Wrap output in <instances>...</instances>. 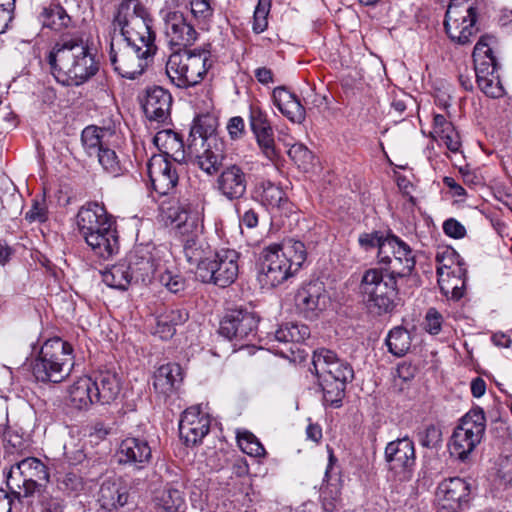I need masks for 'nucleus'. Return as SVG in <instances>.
Instances as JSON below:
<instances>
[{"instance_id":"1","label":"nucleus","mask_w":512,"mask_h":512,"mask_svg":"<svg viewBox=\"0 0 512 512\" xmlns=\"http://www.w3.org/2000/svg\"><path fill=\"white\" fill-rule=\"evenodd\" d=\"M110 61L122 77L135 79L155 54V34L145 6L138 0H122L112 21Z\"/></svg>"},{"instance_id":"2","label":"nucleus","mask_w":512,"mask_h":512,"mask_svg":"<svg viewBox=\"0 0 512 512\" xmlns=\"http://www.w3.org/2000/svg\"><path fill=\"white\" fill-rule=\"evenodd\" d=\"M48 62L57 82L65 86H79L98 71V65L88 46L78 39L56 43L49 53Z\"/></svg>"},{"instance_id":"3","label":"nucleus","mask_w":512,"mask_h":512,"mask_svg":"<svg viewBox=\"0 0 512 512\" xmlns=\"http://www.w3.org/2000/svg\"><path fill=\"white\" fill-rule=\"evenodd\" d=\"M307 258L303 242L287 239L271 244L260 254L258 282L262 288H274L296 273Z\"/></svg>"},{"instance_id":"4","label":"nucleus","mask_w":512,"mask_h":512,"mask_svg":"<svg viewBox=\"0 0 512 512\" xmlns=\"http://www.w3.org/2000/svg\"><path fill=\"white\" fill-rule=\"evenodd\" d=\"M312 364L322 387L324 403L334 408L340 407L346 384L354 377L352 367L325 348L314 352Z\"/></svg>"},{"instance_id":"5","label":"nucleus","mask_w":512,"mask_h":512,"mask_svg":"<svg viewBox=\"0 0 512 512\" xmlns=\"http://www.w3.org/2000/svg\"><path fill=\"white\" fill-rule=\"evenodd\" d=\"M74 366L73 348L70 343L55 337L48 339L34 360L32 373L37 381L60 383Z\"/></svg>"},{"instance_id":"6","label":"nucleus","mask_w":512,"mask_h":512,"mask_svg":"<svg viewBox=\"0 0 512 512\" xmlns=\"http://www.w3.org/2000/svg\"><path fill=\"white\" fill-rule=\"evenodd\" d=\"M210 53L206 50H182L172 53L166 64L170 80L180 88L198 84L211 67Z\"/></svg>"},{"instance_id":"7","label":"nucleus","mask_w":512,"mask_h":512,"mask_svg":"<svg viewBox=\"0 0 512 512\" xmlns=\"http://www.w3.org/2000/svg\"><path fill=\"white\" fill-rule=\"evenodd\" d=\"M486 429V417L482 408L469 410L454 429L449 450L450 454L461 461L468 459L470 454L481 443Z\"/></svg>"},{"instance_id":"8","label":"nucleus","mask_w":512,"mask_h":512,"mask_svg":"<svg viewBox=\"0 0 512 512\" xmlns=\"http://www.w3.org/2000/svg\"><path fill=\"white\" fill-rule=\"evenodd\" d=\"M49 480L46 466L37 458L27 457L11 466L7 486L18 499L34 495Z\"/></svg>"},{"instance_id":"9","label":"nucleus","mask_w":512,"mask_h":512,"mask_svg":"<svg viewBox=\"0 0 512 512\" xmlns=\"http://www.w3.org/2000/svg\"><path fill=\"white\" fill-rule=\"evenodd\" d=\"M476 6L473 0H451L444 26L449 38L458 44H467L477 33Z\"/></svg>"},{"instance_id":"10","label":"nucleus","mask_w":512,"mask_h":512,"mask_svg":"<svg viewBox=\"0 0 512 512\" xmlns=\"http://www.w3.org/2000/svg\"><path fill=\"white\" fill-rule=\"evenodd\" d=\"M240 254L234 249L216 251L205 267L198 272V279L206 284L228 287L238 277Z\"/></svg>"},{"instance_id":"11","label":"nucleus","mask_w":512,"mask_h":512,"mask_svg":"<svg viewBox=\"0 0 512 512\" xmlns=\"http://www.w3.org/2000/svg\"><path fill=\"white\" fill-rule=\"evenodd\" d=\"M379 263L388 265L390 274L403 277L411 273L415 257L409 245L394 235L378 240Z\"/></svg>"},{"instance_id":"12","label":"nucleus","mask_w":512,"mask_h":512,"mask_svg":"<svg viewBox=\"0 0 512 512\" xmlns=\"http://www.w3.org/2000/svg\"><path fill=\"white\" fill-rule=\"evenodd\" d=\"M203 230V222H192L187 224L180 236L184 257L191 266H195L197 278L200 269L207 265L216 252L204 237Z\"/></svg>"},{"instance_id":"13","label":"nucleus","mask_w":512,"mask_h":512,"mask_svg":"<svg viewBox=\"0 0 512 512\" xmlns=\"http://www.w3.org/2000/svg\"><path fill=\"white\" fill-rule=\"evenodd\" d=\"M385 460L388 470L394 473L399 481L409 480L416 462L413 441L404 437L389 442L385 448Z\"/></svg>"},{"instance_id":"14","label":"nucleus","mask_w":512,"mask_h":512,"mask_svg":"<svg viewBox=\"0 0 512 512\" xmlns=\"http://www.w3.org/2000/svg\"><path fill=\"white\" fill-rule=\"evenodd\" d=\"M328 296L325 286L320 281L304 284L295 295V305L298 312L306 319H316L325 310Z\"/></svg>"},{"instance_id":"15","label":"nucleus","mask_w":512,"mask_h":512,"mask_svg":"<svg viewBox=\"0 0 512 512\" xmlns=\"http://www.w3.org/2000/svg\"><path fill=\"white\" fill-rule=\"evenodd\" d=\"M193 142L187 144L188 155L194 157L198 167L208 175L218 172L224 159L223 142L219 138H210L207 143L201 139Z\"/></svg>"},{"instance_id":"16","label":"nucleus","mask_w":512,"mask_h":512,"mask_svg":"<svg viewBox=\"0 0 512 512\" xmlns=\"http://www.w3.org/2000/svg\"><path fill=\"white\" fill-rule=\"evenodd\" d=\"M258 319L255 314L247 310H232L220 322L219 333L232 340H244L254 335Z\"/></svg>"},{"instance_id":"17","label":"nucleus","mask_w":512,"mask_h":512,"mask_svg":"<svg viewBox=\"0 0 512 512\" xmlns=\"http://www.w3.org/2000/svg\"><path fill=\"white\" fill-rule=\"evenodd\" d=\"M496 40L492 36H482L476 43L473 50V61L476 81L492 76H499L500 64L495 54Z\"/></svg>"},{"instance_id":"18","label":"nucleus","mask_w":512,"mask_h":512,"mask_svg":"<svg viewBox=\"0 0 512 512\" xmlns=\"http://www.w3.org/2000/svg\"><path fill=\"white\" fill-rule=\"evenodd\" d=\"M209 429L210 418L208 414L200 411L199 406H192L183 412L179 422V433L187 445H196L201 442Z\"/></svg>"},{"instance_id":"19","label":"nucleus","mask_w":512,"mask_h":512,"mask_svg":"<svg viewBox=\"0 0 512 512\" xmlns=\"http://www.w3.org/2000/svg\"><path fill=\"white\" fill-rule=\"evenodd\" d=\"M165 34L172 46L186 47L197 39V32L179 11H161Z\"/></svg>"},{"instance_id":"20","label":"nucleus","mask_w":512,"mask_h":512,"mask_svg":"<svg viewBox=\"0 0 512 512\" xmlns=\"http://www.w3.org/2000/svg\"><path fill=\"white\" fill-rule=\"evenodd\" d=\"M248 176L237 164L223 168L216 179V189L221 196L229 201L241 199L247 191Z\"/></svg>"},{"instance_id":"21","label":"nucleus","mask_w":512,"mask_h":512,"mask_svg":"<svg viewBox=\"0 0 512 512\" xmlns=\"http://www.w3.org/2000/svg\"><path fill=\"white\" fill-rule=\"evenodd\" d=\"M147 172L153 189L167 195L178 183V174L173 164L163 155H153L147 163Z\"/></svg>"},{"instance_id":"22","label":"nucleus","mask_w":512,"mask_h":512,"mask_svg":"<svg viewBox=\"0 0 512 512\" xmlns=\"http://www.w3.org/2000/svg\"><path fill=\"white\" fill-rule=\"evenodd\" d=\"M116 457L119 464L141 470L149 464L152 451L146 440L128 437L121 441Z\"/></svg>"},{"instance_id":"23","label":"nucleus","mask_w":512,"mask_h":512,"mask_svg":"<svg viewBox=\"0 0 512 512\" xmlns=\"http://www.w3.org/2000/svg\"><path fill=\"white\" fill-rule=\"evenodd\" d=\"M471 484L463 478L443 480L437 487L436 497L443 508L456 510L470 499Z\"/></svg>"},{"instance_id":"24","label":"nucleus","mask_w":512,"mask_h":512,"mask_svg":"<svg viewBox=\"0 0 512 512\" xmlns=\"http://www.w3.org/2000/svg\"><path fill=\"white\" fill-rule=\"evenodd\" d=\"M128 499V488L123 480L117 477L108 478L102 482L98 492V512H116L127 504Z\"/></svg>"},{"instance_id":"25","label":"nucleus","mask_w":512,"mask_h":512,"mask_svg":"<svg viewBox=\"0 0 512 512\" xmlns=\"http://www.w3.org/2000/svg\"><path fill=\"white\" fill-rule=\"evenodd\" d=\"M172 96L164 88H149L143 103V110L150 121L165 123L170 118Z\"/></svg>"},{"instance_id":"26","label":"nucleus","mask_w":512,"mask_h":512,"mask_svg":"<svg viewBox=\"0 0 512 512\" xmlns=\"http://www.w3.org/2000/svg\"><path fill=\"white\" fill-rule=\"evenodd\" d=\"M439 263L441 260L437 257ZM438 284L444 296L453 300H459L464 294L465 271L456 265L440 264L437 268Z\"/></svg>"},{"instance_id":"27","label":"nucleus","mask_w":512,"mask_h":512,"mask_svg":"<svg viewBox=\"0 0 512 512\" xmlns=\"http://www.w3.org/2000/svg\"><path fill=\"white\" fill-rule=\"evenodd\" d=\"M183 371L177 363H166L157 368L153 375V388L164 399L173 395L181 386Z\"/></svg>"},{"instance_id":"28","label":"nucleus","mask_w":512,"mask_h":512,"mask_svg":"<svg viewBox=\"0 0 512 512\" xmlns=\"http://www.w3.org/2000/svg\"><path fill=\"white\" fill-rule=\"evenodd\" d=\"M158 254V250H155V253L152 254L151 252L141 248L136 249L133 254L130 255L129 262L127 263L130 265L132 276L136 281H150L157 271L164 268L160 259H156Z\"/></svg>"},{"instance_id":"29","label":"nucleus","mask_w":512,"mask_h":512,"mask_svg":"<svg viewBox=\"0 0 512 512\" xmlns=\"http://www.w3.org/2000/svg\"><path fill=\"white\" fill-rule=\"evenodd\" d=\"M272 99L277 109L293 123L301 124L305 120V108L286 87H276Z\"/></svg>"},{"instance_id":"30","label":"nucleus","mask_w":512,"mask_h":512,"mask_svg":"<svg viewBox=\"0 0 512 512\" xmlns=\"http://www.w3.org/2000/svg\"><path fill=\"white\" fill-rule=\"evenodd\" d=\"M95 383L89 376L76 379L67 389V403L77 410H87L96 403L94 390Z\"/></svg>"},{"instance_id":"31","label":"nucleus","mask_w":512,"mask_h":512,"mask_svg":"<svg viewBox=\"0 0 512 512\" xmlns=\"http://www.w3.org/2000/svg\"><path fill=\"white\" fill-rule=\"evenodd\" d=\"M431 137L440 145H444L451 153L462 154L460 135L444 115H434Z\"/></svg>"},{"instance_id":"32","label":"nucleus","mask_w":512,"mask_h":512,"mask_svg":"<svg viewBox=\"0 0 512 512\" xmlns=\"http://www.w3.org/2000/svg\"><path fill=\"white\" fill-rule=\"evenodd\" d=\"M155 146L165 158H171L175 162L185 160L187 148L185 149L182 138L171 129L160 130L153 138Z\"/></svg>"},{"instance_id":"33","label":"nucleus","mask_w":512,"mask_h":512,"mask_svg":"<svg viewBox=\"0 0 512 512\" xmlns=\"http://www.w3.org/2000/svg\"><path fill=\"white\" fill-rule=\"evenodd\" d=\"M95 383L94 395L96 403L102 405L115 401L121 391V383L118 375L112 371H102L93 379Z\"/></svg>"},{"instance_id":"34","label":"nucleus","mask_w":512,"mask_h":512,"mask_svg":"<svg viewBox=\"0 0 512 512\" xmlns=\"http://www.w3.org/2000/svg\"><path fill=\"white\" fill-rule=\"evenodd\" d=\"M397 293L396 276L386 273V282L380 284L375 290V295H372L367 303L370 308H376L377 313H387L394 308Z\"/></svg>"},{"instance_id":"35","label":"nucleus","mask_w":512,"mask_h":512,"mask_svg":"<svg viewBox=\"0 0 512 512\" xmlns=\"http://www.w3.org/2000/svg\"><path fill=\"white\" fill-rule=\"evenodd\" d=\"M336 459L335 456L330 450L329 452V462L326 467L324 484L320 489V498L322 501L323 509L326 512H334L340 502V487H339V479L337 477L333 478L331 475V471L333 469V465Z\"/></svg>"},{"instance_id":"36","label":"nucleus","mask_w":512,"mask_h":512,"mask_svg":"<svg viewBox=\"0 0 512 512\" xmlns=\"http://www.w3.org/2000/svg\"><path fill=\"white\" fill-rule=\"evenodd\" d=\"M84 240L100 258L108 259L118 253L119 241L116 228L108 229L97 235L92 234Z\"/></svg>"},{"instance_id":"37","label":"nucleus","mask_w":512,"mask_h":512,"mask_svg":"<svg viewBox=\"0 0 512 512\" xmlns=\"http://www.w3.org/2000/svg\"><path fill=\"white\" fill-rule=\"evenodd\" d=\"M133 279L131 267L126 261L112 265L102 273L103 282L115 289L126 290Z\"/></svg>"},{"instance_id":"38","label":"nucleus","mask_w":512,"mask_h":512,"mask_svg":"<svg viewBox=\"0 0 512 512\" xmlns=\"http://www.w3.org/2000/svg\"><path fill=\"white\" fill-rule=\"evenodd\" d=\"M217 124V119L211 114L198 115L191 126L187 144L194 143V139H201L207 143L210 138H218L216 136Z\"/></svg>"},{"instance_id":"39","label":"nucleus","mask_w":512,"mask_h":512,"mask_svg":"<svg viewBox=\"0 0 512 512\" xmlns=\"http://www.w3.org/2000/svg\"><path fill=\"white\" fill-rule=\"evenodd\" d=\"M103 205L97 202H90L82 206L76 216L77 228L80 231L87 230L99 221L106 220L110 217Z\"/></svg>"},{"instance_id":"40","label":"nucleus","mask_w":512,"mask_h":512,"mask_svg":"<svg viewBox=\"0 0 512 512\" xmlns=\"http://www.w3.org/2000/svg\"><path fill=\"white\" fill-rule=\"evenodd\" d=\"M111 135L110 130L105 128L86 127L81 134V142L85 152L89 156H95L108 143L107 137Z\"/></svg>"},{"instance_id":"41","label":"nucleus","mask_w":512,"mask_h":512,"mask_svg":"<svg viewBox=\"0 0 512 512\" xmlns=\"http://www.w3.org/2000/svg\"><path fill=\"white\" fill-rule=\"evenodd\" d=\"M256 198L262 205L280 208L286 202V196L281 187L271 181H262L255 188Z\"/></svg>"},{"instance_id":"42","label":"nucleus","mask_w":512,"mask_h":512,"mask_svg":"<svg viewBox=\"0 0 512 512\" xmlns=\"http://www.w3.org/2000/svg\"><path fill=\"white\" fill-rule=\"evenodd\" d=\"M155 504L157 509L162 512H184L186 508L183 493L174 488L163 490L156 496Z\"/></svg>"},{"instance_id":"43","label":"nucleus","mask_w":512,"mask_h":512,"mask_svg":"<svg viewBox=\"0 0 512 512\" xmlns=\"http://www.w3.org/2000/svg\"><path fill=\"white\" fill-rule=\"evenodd\" d=\"M166 217L167 220L170 221V224L178 230L179 237L183 235L184 228L187 224L192 222H202L197 213L192 214L188 212L181 204L170 206L166 212Z\"/></svg>"},{"instance_id":"44","label":"nucleus","mask_w":512,"mask_h":512,"mask_svg":"<svg viewBox=\"0 0 512 512\" xmlns=\"http://www.w3.org/2000/svg\"><path fill=\"white\" fill-rule=\"evenodd\" d=\"M40 21L44 27L60 30L68 25L70 18L61 6L52 5L43 8L40 14Z\"/></svg>"},{"instance_id":"45","label":"nucleus","mask_w":512,"mask_h":512,"mask_svg":"<svg viewBox=\"0 0 512 512\" xmlns=\"http://www.w3.org/2000/svg\"><path fill=\"white\" fill-rule=\"evenodd\" d=\"M386 343L393 355L403 356L411 345L409 332L402 327H395L389 332Z\"/></svg>"},{"instance_id":"46","label":"nucleus","mask_w":512,"mask_h":512,"mask_svg":"<svg viewBox=\"0 0 512 512\" xmlns=\"http://www.w3.org/2000/svg\"><path fill=\"white\" fill-rule=\"evenodd\" d=\"M386 282V274L377 268H371L365 271L360 283V291L367 302V300L375 295V290Z\"/></svg>"},{"instance_id":"47","label":"nucleus","mask_w":512,"mask_h":512,"mask_svg":"<svg viewBox=\"0 0 512 512\" xmlns=\"http://www.w3.org/2000/svg\"><path fill=\"white\" fill-rule=\"evenodd\" d=\"M238 445L241 450L253 457H261L265 455V449L254 434L249 431L238 432Z\"/></svg>"},{"instance_id":"48","label":"nucleus","mask_w":512,"mask_h":512,"mask_svg":"<svg viewBox=\"0 0 512 512\" xmlns=\"http://www.w3.org/2000/svg\"><path fill=\"white\" fill-rule=\"evenodd\" d=\"M99 164L109 174L117 176L121 172V165L116 152L108 146V143L95 155Z\"/></svg>"},{"instance_id":"49","label":"nucleus","mask_w":512,"mask_h":512,"mask_svg":"<svg viewBox=\"0 0 512 512\" xmlns=\"http://www.w3.org/2000/svg\"><path fill=\"white\" fill-rule=\"evenodd\" d=\"M272 0H258L254 11L252 29L259 34L266 30L268 26V15L270 13Z\"/></svg>"},{"instance_id":"50","label":"nucleus","mask_w":512,"mask_h":512,"mask_svg":"<svg viewBox=\"0 0 512 512\" xmlns=\"http://www.w3.org/2000/svg\"><path fill=\"white\" fill-rule=\"evenodd\" d=\"M159 282L172 293L183 291L186 286L184 277L177 271L168 268H165L164 271L160 273Z\"/></svg>"},{"instance_id":"51","label":"nucleus","mask_w":512,"mask_h":512,"mask_svg":"<svg viewBox=\"0 0 512 512\" xmlns=\"http://www.w3.org/2000/svg\"><path fill=\"white\" fill-rule=\"evenodd\" d=\"M57 487L67 494L78 493L83 490L84 483L77 473L67 472L57 478Z\"/></svg>"},{"instance_id":"52","label":"nucleus","mask_w":512,"mask_h":512,"mask_svg":"<svg viewBox=\"0 0 512 512\" xmlns=\"http://www.w3.org/2000/svg\"><path fill=\"white\" fill-rule=\"evenodd\" d=\"M288 155L302 169H307L313 158L311 151L301 143L293 144L288 150Z\"/></svg>"},{"instance_id":"53","label":"nucleus","mask_w":512,"mask_h":512,"mask_svg":"<svg viewBox=\"0 0 512 512\" xmlns=\"http://www.w3.org/2000/svg\"><path fill=\"white\" fill-rule=\"evenodd\" d=\"M250 125L253 133H263L271 131L272 127L268 120L266 112L259 107H252L250 111Z\"/></svg>"},{"instance_id":"54","label":"nucleus","mask_w":512,"mask_h":512,"mask_svg":"<svg viewBox=\"0 0 512 512\" xmlns=\"http://www.w3.org/2000/svg\"><path fill=\"white\" fill-rule=\"evenodd\" d=\"M480 90L491 98H499L504 95V88L502 86L500 76H492L491 79H483L477 81Z\"/></svg>"},{"instance_id":"55","label":"nucleus","mask_w":512,"mask_h":512,"mask_svg":"<svg viewBox=\"0 0 512 512\" xmlns=\"http://www.w3.org/2000/svg\"><path fill=\"white\" fill-rule=\"evenodd\" d=\"M257 143L259 147L262 150V153L264 156L269 159L270 161H273L277 157V153L275 150V143L273 138V130L266 131L263 133H255Z\"/></svg>"},{"instance_id":"56","label":"nucleus","mask_w":512,"mask_h":512,"mask_svg":"<svg viewBox=\"0 0 512 512\" xmlns=\"http://www.w3.org/2000/svg\"><path fill=\"white\" fill-rule=\"evenodd\" d=\"M190 7L191 13L199 21L206 22L213 15L210 0H191Z\"/></svg>"},{"instance_id":"57","label":"nucleus","mask_w":512,"mask_h":512,"mask_svg":"<svg viewBox=\"0 0 512 512\" xmlns=\"http://www.w3.org/2000/svg\"><path fill=\"white\" fill-rule=\"evenodd\" d=\"M442 440L441 430L435 425L427 426L420 434V444L423 447H436Z\"/></svg>"},{"instance_id":"58","label":"nucleus","mask_w":512,"mask_h":512,"mask_svg":"<svg viewBox=\"0 0 512 512\" xmlns=\"http://www.w3.org/2000/svg\"><path fill=\"white\" fill-rule=\"evenodd\" d=\"M29 447L27 440L18 433H9L5 440V450L9 454H21Z\"/></svg>"},{"instance_id":"59","label":"nucleus","mask_w":512,"mask_h":512,"mask_svg":"<svg viewBox=\"0 0 512 512\" xmlns=\"http://www.w3.org/2000/svg\"><path fill=\"white\" fill-rule=\"evenodd\" d=\"M16 0H0V34L4 33L13 19Z\"/></svg>"},{"instance_id":"60","label":"nucleus","mask_w":512,"mask_h":512,"mask_svg":"<svg viewBox=\"0 0 512 512\" xmlns=\"http://www.w3.org/2000/svg\"><path fill=\"white\" fill-rule=\"evenodd\" d=\"M161 315L167 322L175 328L177 325H182L188 320V312L182 308H169L166 309Z\"/></svg>"},{"instance_id":"61","label":"nucleus","mask_w":512,"mask_h":512,"mask_svg":"<svg viewBox=\"0 0 512 512\" xmlns=\"http://www.w3.org/2000/svg\"><path fill=\"white\" fill-rule=\"evenodd\" d=\"M442 326V315L434 308L428 310L425 317V328L433 335L440 332Z\"/></svg>"},{"instance_id":"62","label":"nucleus","mask_w":512,"mask_h":512,"mask_svg":"<svg viewBox=\"0 0 512 512\" xmlns=\"http://www.w3.org/2000/svg\"><path fill=\"white\" fill-rule=\"evenodd\" d=\"M444 233L452 238L460 239L466 234V229L459 221L454 218H449L443 223Z\"/></svg>"},{"instance_id":"63","label":"nucleus","mask_w":512,"mask_h":512,"mask_svg":"<svg viewBox=\"0 0 512 512\" xmlns=\"http://www.w3.org/2000/svg\"><path fill=\"white\" fill-rule=\"evenodd\" d=\"M29 222H44L47 219V209L44 202L34 201L30 210L26 213Z\"/></svg>"},{"instance_id":"64","label":"nucleus","mask_w":512,"mask_h":512,"mask_svg":"<svg viewBox=\"0 0 512 512\" xmlns=\"http://www.w3.org/2000/svg\"><path fill=\"white\" fill-rule=\"evenodd\" d=\"M291 342H302L310 335V329L304 324L287 323Z\"/></svg>"}]
</instances>
